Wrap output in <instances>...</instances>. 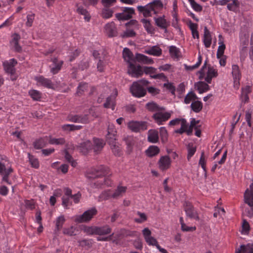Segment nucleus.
Listing matches in <instances>:
<instances>
[{
	"label": "nucleus",
	"mask_w": 253,
	"mask_h": 253,
	"mask_svg": "<svg viewBox=\"0 0 253 253\" xmlns=\"http://www.w3.org/2000/svg\"><path fill=\"white\" fill-rule=\"evenodd\" d=\"M140 22L143 23V26L148 33H154V29L150 23L149 20L141 19Z\"/></svg>",
	"instance_id": "29"
},
{
	"label": "nucleus",
	"mask_w": 253,
	"mask_h": 253,
	"mask_svg": "<svg viewBox=\"0 0 253 253\" xmlns=\"http://www.w3.org/2000/svg\"><path fill=\"white\" fill-rule=\"evenodd\" d=\"M112 229L108 225L103 226H96V234L98 235H105L111 232Z\"/></svg>",
	"instance_id": "21"
},
{
	"label": "nucleus",
	"mask_w": 253,
	"mask_h": 253,
	"mask_svg": "<svg viewBox=\"0 0 253 253\" xmlns=\"http://www.w3.org/2000/svg\"><path fill=\"white\" fill-rule=\"evenodd\" d=\"M123 140L127 146V153L130 154L132 151L133 146L134 144V139L132 136H126L124 137Z\"/></svg>",
	"instance_id": "25"
},
{
	"label": "nucleus",
	"mask_w": 253,
	"mask_h": 253,
	"mask_svg": "<svg viewBox=\"0 0 253 253\" xmlns=\"http://www.w3.org/2000/svg\"><path fill=\"white\" fill-rule=\"evenodd\" d=\"M207 75L209 77H211L212 78L217 76L218 74L217 71L211 66H208V71L207 73Z\"/></svg>",
	"instance_id": "61"
},
{
	"label": "nucleus",
	"mask_w": 253,
	"mask_h": 253,
	"mask_svg": "<svg viewBox=\"0 0 253 253\" xmlns=\"http://www.w3.org/2000/svg\"><path fill=\"white\" fill-rule=\"evenodd\" d=\"M52 62V64L49 66L50 68V72L53 74H56L61 70L63 61L62 60H59L57 58L54 57L50 59Z\"/></svg>",
	"instance_id": "13"
},
{
	"label": "nucleus",
	"mask_w": 253,
	"mask_h": 253,
	"mask_svg": "<svg viewBox=\"0 0 253 253\" xmlns=\"http://www.w3.org/2000/svg\"><path fill=\"white\" fill-rule=\"evenodd\" d=\"M145 108L147 110H148V111L150 112L156 113L165 110L164 107H160L154 101L148 102L145 105Z\"/></svg>",
	"instance_id": "19"
},
{
	"label": "nucleus",
	"mask_w": 253,
	"mask_h": 253,
	"mask_svg": "<svg viewBox=\"0 0 253 253\" xmlns=\"http://www.w3.org/2000/svg\"><path fill=\"white\" fill-rule=\"evenodd\" d=\"M191 107L194 112L199 113L203 108V104L200 101H195L191 103Z\"/></svg>",
	"instance_id": "35"
},
{
	"label": "nucleus",
	"mask_w": 253,
	"mask_h": 253,
	"mask_svg": "<svg viewBox=\"0 0 253 253\" xmlns=\"http://www.w3.org/2000/svg\"><path fill=\"white\" fill-rule=\"evenodd\" d=\"M197 99V96L196 94L193 91L189 92L184 98V103L189 104L192 100H194Z\"/></svg>",
	"instance_id": "46"
},
{
	"label": "nucleus",
	"mask_w": 253,
	"mask_h": 253,
	"mask_svg": "<svg viewBox=\"0 0 253 253\" xmlns=\"http://www.w3.org/2000/svg\"><path fill=\"white\" fill-rule=\"evenodd\" d=\"M203 42L206 47L208 48L210 47L211 43V37L210 32L206 26L204 27Z\"/></svg>",
	"instance_id": "24"
},
{
	"label": "nucleus",
	"mask_w": 253,
	"mask_h": 253,
	"mask_svg": "<svg viewBox=\"0 0 253 253\" xmlns=\"http://www.w3.org/2000/svg\"><path fill=\"white\" fill-rule=\"evenodd\" d=\"M130 91L133 96L141 97L146 94V89L138 84V83L133 82L130 87Z\"/></svg>",
	"instance_id": "7"
},
{
	"label": "nucleus",
	"mask_w": 253,
	"mask_h": 253,
	"mask_svg": "<svg viewBox=\"0 0 253 253\" xmlns=\"http://www.w3.org/2000/svg\"><path fill=\"white\" fill-rule=\"evenodd\" d=\"M188 149V154H187V159L189 160L190 158L194 155L196 151V147L193 146L192 143H189L187 146Z\"/></svg>",
	"instance_id": "49"
},
{
	"label": "nucleus",
	"mask_w": 253,
	"mask_h": 253,
	"mask_svg": "<svg viewBox=\"0 0 253 253\" xmlns=\"http://www.w3.org/2000/svg\"><path fill=\"white\" fill-rule=\"evenodd\" d=\"M250 190L247 189L244 193V202L248 204L250 209H246L245 212L248 216L252 217L253 216V182L250 185Z\"/></svg>",
	"instance_id": "3"
},
{
	"label": "nucleus",
	"mask_w": 253,
	"mask_h": 253,
	"mask_svg": "<svg viewBox=\"0 0 253 253\" xmlns=\"http://www.w3.org/2000/svg\"><path fill=\"white\" fill-rule=\"evenodd\" d=\"M26 208L30 210H33L35 208V203L33 200H26L24 201Z\"/></svg>",
	"instance_id": "62"
},
{
	"label": "nucleus",
	"mask_w": 253,
	"mask_h": 253,
	"mask_svg": "<svg viewBox=\"0 0 253 253\" xmlns=\"http://www.w3.org/2000/svg\"><path fill=\"white\" fill-rule=\"evenodd\" d=\"M156 25L162 29L165 30V32L167 31V28L168 24L166 21V20L162 17L158 18H154Z\"/></svg>",
	"instance_id": "27"
},
{
	"label": "nucleus",
	"mask_w": 253,
	"mask_h": 253,
	"mask_svg": "<svg viewBox=\"0 0 253 253\" xmlns=\"http://www.w3.org/2000/svg\"><path fill=\"white\" fill-rule=\"evenodd\" d=\"M106 141L111 147L117 145L116 138L114 135H110V134H108L106 136Z\"/></svg>",
	"instance_id": "57"
},
{
	"label": "nucleus",
	"mask_w": 253,
	"mask_h": 253,
	"mask_svg": "<svg viewBox=\"0 0 253 253\" xmlns=\"http://www.w3.org/2000/svg\"><path fill=\"white\" fill-rule=\"evenodd\" d=\"M105 31L109 37H114L117 36V28L113 22L106 24L104 27Z\"/></svg>",
	"instance_id": "14"
},
{
	"label": "nucleus",
	"mask_w": 253,
	"mask_h": 253,
	"mask_svg": "<svg viewBox=\"0 0 253 253\" xmlns=\"http://www.w3.org/2000/svg\"><path fill=\"white\" fill-rule=\"evenodd\" d=\"M17 64V61L14 58L10 59L9 61H5L3 62V66L5 71L11 75H13L15 72L14 67Z\"/></svg>",
	"instance_id": "11"
},
{
	"label": "nucleus",
	"mask_w": 253,
	"mask_h": 253,
	"mask_svg": "<svg viewBox=\"0 0 253 253\" xmlns=\"http://www.w3.org/2000/svg\"><path fill=\"white\" fill-rule=\"evenodd\" d=\"M148 141L155 143L159 141L158 131L155 129H150L148 132Z\"/></svg>",
	"instance_id": "23"
},
{
	"label": "nucleus",
	"mask_w": 253,
	"mask_h": 253,
	"mask_svg": "<svg viewBox=\"0 0 253 253\" xmlns=\"http://www.w3.org/2000/svg\"><path fill=\"white\" fill-rule=\"evenodd\" d=\"M163 4L161 0H155L145 6H138L137 8L139 12L142 13L145 17L152 16V12L157 13V10L162 8Z\"/></svg>",
	"instance_id": "2"
},
{
	"label": "nucleus",
	"mask_w": 253,
	"mask_h": 253,
	"mask_svg": "<svg viewBox=\"0 0 253 253\" xmlns=\"http://www.w3.org/2000/svg\"><path fill=\"white\" fill-rule=\"evenodd\" d=\"M184 210L185 211L186 216L191 219H194L199 221L200 217L197 210L194 208L191 203L185 201L184 205Z\"/></svg>",
	"instance_id": "6"
},
{
	"label": "nucleus",
	"mask_w": 253,
	"mask_h": 253,
	"mask_svg": "<svg viewBox=\"0 0 253 253\" xmlns=\"http://www.w3.org/2000/svg\"><path fill=\"white\" fill-rule=\"evenodd\" d=\"M108 168L100 166L97 168L89 170L85 174L86 177L88 179H97L93 185L95 187L100 188L102 185H111L110 179L105 176L108 174Z\"/></svg>",
	"instance_id": "1"
},
{
	"label": "nucleus",
	"mask_w": 253,
	"mask_h": 253,
	"mask_svg": "<svg viewBox=\"0 0 253 253\" xmlns=\"http://www.w3.org/2000/svg\"><path fill=\"white\" fill-rule=\"evenodd\" d=\"M134 13L135 11L133 8L124 7L122 13H116L115 16L119 20H127L132 18V15Z\"/></svg>",
	"instance_id": "8"
},
{
	"label": "nucleus",
	"mask_w": 253,
	"mask_h": 253,
	"mask_svg": "<svg viewBox=\"0 0 253 253\" xmlns=\"http://www.w3.org/2000/svg\"><path fill=\"white\" fill-rule=\"evenodd\" d=\"M49 143L51 144L63 145L65 144V140L64 138H53L50 139Z\"/></svg>",
	"instance_id": "51"
},
{
	"label": "nucleus",
	"mask_w": 253,
	"mask_h": 253,
	"mask_svg": "<svg viewBox=\"0 0 253 253\" xmlns=\"http://www.w3.org/2000/svg\"><path fill=\"white\" fill-rule=\"evenodd\" d=\"M160 134L163 142H166L168 140V133L167 130L165 127L160 128Z\"/></svg>",
	"instance_id": "44"
},
{
	"label": "nucleus",
	"mask_w": 253,
	"mask_h": 253,
	"mask_svg": "<svg viewBox=\"0 0 253 253\" xmlns=\"http://www.w3.org/2000/svg\"><path fill=\"white\" fill-rule=\"evenodd\" d=\"M219 44H220V45L218 46L216 53V56L217 58H220L221 57L223 56V54L225 49V45L224 44L223 42H220Z\"/></svg>",
	"instance_id": "47"
},
{
	"label": "nucleus",
	"mask_w": 253,
	"mask_h": 253,
	"mask_svg": "<svg viewBox=\"0 0 253 253\" xmlns=\"http://www.w3.org/2000/svg\"><path fill=\"white\" fill-rule=\"evenodd\" d=\"M160 152V149L157 146H150L145 151L146 155L149 157H153L158 155Z\"/></svg>",
	"instance_id": "28"
},
{
	"label": "nucleus",
	"mask_w": 253,
	"mask_h": 253,
	"mask_svg": "<svg viewBox=\"0 0 253 253\" xmlns=\"http://www.w3.org/2000/svg\"><path fill=\"white\" fill-rule=\"evenodd\" d=\"M145 52L148 54L159 56L162 53V50L159 46L155 45L146 50Z\"/></svg>",
	"instance_id": "26"
},
{
	"label": "nucleus",
	"mask_w": 253,
	"mask_h": 253,
	"mask_svg": "<svg viewBox=\"0 0 253 253\" xmlns=\"http://www.w3.org/2000/svg\"><path fill=\"white\" fill-rule=\"evenodd\" d=\"M147 125L145 121H131L127 123V127L132 132H139L146 130Z\"/></svg>",
	"instance_id": "5"
},
{
	"label": "nucleus",
	"mask_w": 253,
	"mask_h": 253,
	"mask_svg": "<svg viewBox=\"0 0 253 253\" xmlns=\"http://www.w3.org/2000/svg\"><path fill=\"white\" fill-rule=\"evenodd\" d=\"M38 83L48 88H53V84L51 81L49 79L45 78L43 76H40L35 78Z\"/></svg>",
	"instance_id": "20"
},
{
	"label": "nucleus",
	"mask_w": 253,
	"mask_h": 253,
	"mask_svg": "<svg viewBox=\"0 0 253 253\" xmlns=\"http://www.w3.org/2000/svg\"><path fill=\"white\" fill-rule=\"evenodd\" d=\"M29 161L32 166L34 168H38L39 167V163L38 160L35 158L33 156L28 154Z\"/></svg>",
	"instance_id": "53"
},
{
	"label": "nucleus",
	"mask_w": 253,
	"mask_h": 253,
	"mask_svg": "<svg viewBox=\"0 0 253 253\" xmlns=\"http://www.w3.org/2000/svg\"><path fill=\"white\" fill-rule=\"evenodd\" d=\"M71 199L69 197H65V196H63L62 198V206L66 209L68 208V206L69 205H72V202L70 201V199Z\"/></svg>",
	"instance_id": "60"
},
{
	"label": "nucleus",
	"mask_w": 253,
	"mask_h": 253,
	"mask_svg": "<svg viewBox=\"0 0 253 253\" xmlns=\"http://www.w3.org/2000/svg\"><path fill=\"white\" fill-rule=\"evenodd\" d=\"M92 144L90 141L87 140L81 143L78 146L80 151L84 155H86L92 150Z\"/></svg>",
	"instance_id": "18"
},
{
	"label": "nucleus",
	"mask_w": 253,
	"mask_h": 253,
	"mask_svg": "<svg viewBox=\"0 0 253 253\" xmlns=\"http://www.w3.org/2000/svg\"><path fill=\"white\" fill-rule=\"evenodd\" d=\"M13 172V169L11 168L7 169L5 172L3 174H1L3 176L2 181L6 182L8 184H11V182L9 180L8 176L9 175Z\"/></svg>",
	"instance_id": "48"
},
{
	"label": "nucleus",
	"mask_w": 253,
	"mask_h": 253,
	"mask_svg": "<svg viewBox=\"0 0 253 253\" xmlns=\"http://www.w3.org/2000/svg\"><path fill=\"white\" fill-rule=\"evenodd\" d=\"M127 188L126 186H119L115 192L112 194V198L116 199L122 196L123 194L126 192Z\"/></svg>",
	"instance_id": "31"
},
{
	"label": "nucleus",
	"mask_w": 253,
	"mask_h": 253,
	"mask_svg": "<svg viewBox=\"0 0 253 253\" xmlns=\"http://www.w3.org/2000/svg\"><path fill=\"white\" fill-rule=\"evenodd\" d=\"M171 161L168 156H162L158 161L159 167L162 171L166 170L169 168Z\"/></svg>",
	"instance_id": "15"
},
{
	"label": "nucleus",
	"mask_w": 253,
	"mask_h": 253,
	"mask_svg": "<svg viewBox=\"0 0 253 253\" xmlns=\"http://www.w3.org/2000/svg\"><path fill=\"white\" fill-rule=\"evenodd\" d=\"M136 35V33L132 30L127 29L121 35V37L123 38L134 37Z\"/></svg>",
	"instance_id": "58"
},
{
	"label": "nucleus",
	"mask_w": 253,
	"mask_h": 253,
	"mask_svg": "<svg viewBox=\"0 0 253 253\" xmlns=\"http://www.w3.org/2000/svg\"><path fill=\"white\" fill-rule=\"evenodd\" d=\"M63 152L65 154V158L66 160L68 163H70L73 167H76L77 165V163L75 160L73 159L72 156L69 153V152L67 151V149H64Z\"/></svg>",
	"instance_id": "36"
},
{
	"label": "nucleus",
	"mask_w": 253,
	"mask_h": 253,
	"mask_svg": "<svg viewBox=\"0 0 253 253\" xmlns=\"http://www.w3.org/2000/svg\"><path fill=\"white\" fill-rule=\"evenodd\" d=\"M77 12L82 14L84 15V19L86 21H89L90 19V16H89L87 11L84 9L82 6H80L77 8Z\"/></svg>",
	"instance_id": "42"
},
{
	"label": "nucleus",
	"mask_w": 253,
	"mask_h": 253,
	"mask_svg": "<svg viewBox=\"0 0 253 253\" xmlns=\"http://www.w3.org/2000/svg\"><path fill=\"white\" fill-rule=\"evenodd\" d=\"M29 93L34 100H39L41 98V93L38 90H31L29 91Z\"/></svg>",
	"instance_id": "50"
},
{
	"label": "nucleus",
	"mask_w": 253,
	"mask_h": 253,
	"mask_svg": "<svg viewBox=\"0 0 253 253\" xmlns=\"http://www.w3.org/2000/svg\"><path fill=\"white\" fill-rule=\"evenodd\" d=\"M123 55L125 60L129 63H131V61H134L133 53L128 48L124 49Z\"/></svg>",
	"instance_id": "30"
},
{
	"label": "nucleus",
	"mask_w": 253,
	"mask_h": 253,
	"mask_svg": "<svg viewBox=\"0 0 253 253\" xmlns=\"http://www.w3.org/2000/svg\"><path fill=\"white\" fill-rule=\"evenodd\" d=\"M104 145L105 143L102 139L94 138L92 150L95 154H98L102 151Z\"/></svg>",
	"instance_id": "16"
},
{
	"label": "nucleus",
	"mask_w": 253,
	"mask_h": 253,
	"mask_svg": "<svg viewBox=\"0 0 253 253\" xmlns=\"http://www.w3.org/2000/svg\"><path fill=\"white\" fill-rule=\"evenodd\" d=\"M111 106L112 110L114 109V105H113V99L111 96H109L106 98L105 103L103 104V106L106 108H109Z\"/></svg>",
	"instance_id": "59"
},
{
	"label": "nucleus",
	"mask_w": 253,
	"mask_h": 253,
	"mask_svg": "<svg viewBox=\"0 0 253 253\" xmlns=\"http://www.w3.org/2000/svg\"><path fill=\"white\" fill-rule=\"evenodd\" d=\"M248 55V49L246 46L242 48L240 52V58L241 62H243L246 58Z\"/></svg>",
	"instance_id": "54"
},
{
	"label": "nucleus",
	"mask_w": 253,
	"mask_h": 253,
	"mask_svg": "<svg viewBox=\"0 0 253 253\" xmlns=\"http://www.w3.org/2000/svg\"><path fill=\"white\" fill-rule=\"evenodd\" d=\"M232 74L233 78L234 85L238 86L241 78V73L237 65H233L232 66Z\"/></svg>",
	"instance_id": "17"
},
{
	"label": "nucleus",
	"mask_w": 253,
	"mask_h": 253,
	"mask_svg": "<svg viewBox=\"0 0 253 253\" xmlns=\"http://www.w3.org/2000/svg\"><path fill=\"white\" fill-rule=\"evenodd\" d=\"M197 89L199 93L201 94L210 89V86L204 82H199L197 84Z\"/></svg>",
	"instance_id": "32"
},
{
	"label": "nucleus",
	"mask_w": 253,
	"mask_h": 253,
	"mask_svg": "<svg viewBox=\"0 0 253 253\" xmlns=\"http://www.w3.org/2000/svg\"><path fill=\"white\" fill-rule=\"evenodd\" d=\"M171 116V114L169 112L163 113L162 111L155 113L152 116V118L155 120V122L159 125L163 124L168 120Z\"/></svg>",
	"instance_id": "9"
},
{
	"label": "nucleus",
	"mask_w": 253,
	"mask_h": 253,
	"mask_svg": "<svg viewBox=\"0 0 253 253\" xmlns=\"http://www.w3.org/2000/svg\"><path fill=\"white\" fill-rule=\"evenodd\" d=\"M87 84L85 83H81L79 84L78 86L76 94L79 96H81L84 93L85 91H87Z\"/></svg>",
	"instance_id": "33"
},
{
	"label": "nucleus",
	"mask_w": 253,
	"mask_h": 253,
	"mask_svg": "<svg viewBox=\"0 0 253 253\" xmlns=\"http://www.w3.org/2000/svg\"><path fill=\"white\" fill-rule=\"evenodd\" d=\"M199 123V121H196L195 119H192L190 122V125L187 128L186 133L188 135H191L192 134L193 129H195V126H197V125Z\"/></svg>",
	"instance_id": "41"
},
{
	"label": "nucleus",
	"mask_w": 253,
	"mask_h": 253,
	"mask_svg": "<svg viewBox=\"0 0 253 253\" xmlns=\"http://www.w3.org/2000/svg\"><path fill=\"white\" fill-rule=\"evenodd\" d=\"M127 72L132 77L135 78H138L143 74L142 67L139 65H135L132 63H129Z\"/></svg>",
	"instance_id": "10"
},
{
	"label": "nucleus",
	"mask_w": 253,
	"mask_h": 253,
	"mask_svg": "<svg viewBox=\"0 0 253 253\" xmlns=\"http://www.w3.org/2000/svg\"><path fill=\"white\" fill-rule=\"evenodd\" d=\"M84 231L88 235H95L96 226L85 227Z\"/></svg>",
	"instance_id": "63"
},
{
	"label": "nucleus",
	"mask_w": 253,
	"mask_h": 253,
	"mask_svg": "<svg viewBox=\"0 0 253 253\" xmlns=\"http://www.w3.org/2000/svg\"><path fill=\"white\" fill-rule=\"evenodd\" d=\"M113 11L109 8H104L102 10V16L103 18L107 19L112 16Z\"/></svg>",
	"instance_id": "55"
},
{
	"label": "nucleus",
	"mask_w": 253,
	"mask_h": 253,
	"mask_svg": "<svg viewBox=\"0 0 253 253\" xmlns=\"http://www.w3.org/2000/svg\"><path fill=\"white\" fill-rule=\"evenodd\" d=\"M47 140L45 138H41L34 143V147L37 149H41L46 146Z\"/></svg>",
	"instance_id": "34"
},
{
	"label": "nucleus",
	"mask_w": 253,
	"mask_h": 253,
	"mask_svg": "<svg viewBox=\"0 0 253 253\" xmlns=\"http://www.w3.org/2000/svg\"><path fill=\"white\" fill-rule=\"evenodd\" d=\"M78 243L79 244V246L82 247H87L88 248H90L92 244V240L83 239L78 241Z\"/></svg>",
	"instance_id": "56"
},
{
	"label": "nucleus",
	"mask_w": 253,
	"mask_h": 253,
	"mask_svg": "<svg viewBox=\"0 0 253 253\" xmlns=\"http://www.w3.org/2000/svg\"><path fill=\"white\" fill-rule=\"evenodd\" d=\"M169 52L172 58H178L179 57L180 50L175 46L171 45L169 47Z\"/></svg>",
	"instance_id": "37"
},
{
	"label": "nucleus",
	"mask_w": 253,
	"mask_h": 253,
	"mask_svg": "<svg viewBox=\"0 0 253 253\" xmlns=\"http://www.w3.org/2000/svg\"><path fill=\"white\" fill-rule=\"evenodd\" d=\"M62 128L64 130L74 131L81 129L82 128V126L67 124L62 126Z\"/></svg>",
	"instance_id": "38"
},
{
	"label": "nucleus",
	"mask_w": 253,
	"mask_h": 253,
	"mask_svg": "<svg viewBox=\"0 0 253 253\" xmlns=\"http://www.w3.org/2000/svg\"><path fill=\"white\" fill-rule=\"evenodd\" d=\"M112 193L109 191H104L102 192L99 196V198L101 200H106L112 197Z\"/></svg>",
	"instance_id": "64"
},
{
	"label": "nucleus",
	"mask_w": 253,
	"mask_h": 253,
	"mask_svg": "<svg viewBox=\"0 0 253 253\" xmlns=\"http://www.w3.org/2000/svg\"><path fill=\"white\" fill-rule=\"evenodd\" d=\"M97 213L95 208H92L85 211L83 214L76 217L75 221L79 223L87 222L89 221Z\"/></svg>",
	"instance_id": "4"
},
{
	"label": "nucleus",
	"mask_w": 253,
	"mask_h": 253,
	"mask_svg": "<svg viewBox=\"0 0 253 253\" xmlns=\"http://www.w3.org/2000/svg\"><path fill=\"white\" fill-rule=\"evenodd\" d=\"M199 165H200L203 169V170L205 171V177H207V172H206V160L205 158V153L204 151L202 152L201 156L199 162Z\"/></svg>",
	"instance_id": "52"
},
{
	"label": "nucleus",
	"mask_w": 253,
	"mask_h": 253,
	"mask_svg": "<svg viewBox=\"0 0 253 253\" xmlns=\"http://www.w3.org/2000/svg\"><path fill=\"white\" fill-rule=\"evenodd\" d=\"M137 214L139 215V218H135L134 221L137 223H142L147 220V217L145 213L141 212L139 211L137 212Z\"/></svg>",
	"instance_id": "45"
},
{
	"label": "nucleus",
	"mask_w": 253,
	"mask_h": 253,
	"mask_svg": "<svg viewBox=\"0 0 253 253\" xmlns=\"http://www.w3.org/2000/svg\"><path fill=\"white\" fill-rule=\"evenodd\" d=\"M65 219L63 215L59 216L56 220L55 225L56 229L57 231H59L63 226L64 223L65 222Z\"/></svg>",
	"instance_id": "40"
},
{
	"label": "nucleus",
	"mask_w": 253,
	"mask_h": 253,
	"mask_svg": "<svg viewBox=\"0 0 253 253\" xmlns=\"http://www.w3.org/2000/svg\"><path fill=\"white\" fill-rule=\"evenodd\" d=\"M202 61V55L199 53L198 56V61L196 64L193 66H188L186 64L184 65L185 68L186 70H193L199 67L201 65Z\"/></svg>",
	"instance_id": "39"
},
{
	"label": "nucleus",
	"mask_w": 253,
	"mask_h": 253,
	"mask_svg": "<svg viewBox=\"0 0 253 253\" xmlns=\"http://www.w3.org/2000/svg\"><path fill=\"white\" fill-rule=\"evenodd\" d=\"M76 228L73 226H72L69 228H65L63 230V233L65 235L68 236H74L76 235L75 233L76 231Z\"/></svg>",
	"instance_id": "43"
},
{
	"label": "nucleus",
	"mask_w": 253,
	"mask_h": 253,
	"mask_svg": "<svg viewBox=\"0 0 253 253\" xmlns=\"http://www.w3.org/2000/svg\"><path fill=\"white\" fill-rule=\"evenodd\" d=\"M235 253H253V244L242 245L236 249Z\"/></svg>",
	"instance_id": "22"
},
{
	"label": "nucleus",
	"mask_w": 253,
	"mask_h": 253,
	"mask_svg": "<svg viewBox=\"0 0 253 253\" xmlns=\"http://www.w3.org/2000/svg\"><path fill=\"white\" fill-rule=\"evenodd\" d=\"M68 120L74 123L88 124L89 122L87 114L70 115L68 117Z\"/></svg>",
	"instance_id": "12"
}]
</instances>
